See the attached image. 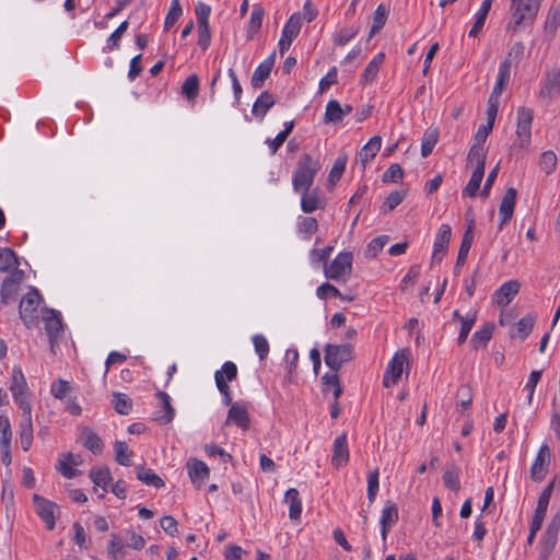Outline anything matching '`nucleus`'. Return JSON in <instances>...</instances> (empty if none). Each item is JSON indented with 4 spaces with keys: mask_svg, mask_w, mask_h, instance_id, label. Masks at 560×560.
Listing matches in <instances>:
<instances>
[{
    "mask_svg": "<svg viewBox=\"0 0 560 560\" xmlns=\"http://www.w3.org/2000/svg\"><path fill=\"white\" fill-rule=\"evenodd\" d=\"M320 168L322 165L318 160H314L308 153L302 154L298 161L296 170L292 177L294 191L312 188L315 176Z\"/></svg>",
    "mask_w": 560,
    "mask_h": 560,
    "instance_id": "obj_1",
    "label": "nucleus"
},
{
    "mask_svg": "<svg viewBox=\"0 0 560 560\" xmlns=\"http://www.w3.org/2000/svg\"><path fill=\"white\" fill-rule=\"evenodd\" d=\"M42 301L38 290L31 289L21 300L19 305L20 318L27 328L36 326L38 323L37 307Z\"/></svg>",
    "mask_w": 560,
    "mask_h": 560,
    "instance_id": "obj_2",
    "label": "nucleus"
},
{
    "mask_svg": "<svg viewBox=\"0 0 560 560\" xmlns=\"http://www.w3.org/2000/svg\"><path fill=\"white\" fill-rule=\"evenodd\" d=\"M325 363L332 372H338L343 363L353 359V347L350 343L325 346Z\"/></svg>",
    "mask_w": 560,
    "mask_h": 560,
    "instance_id": "obj_3",
    "label": "nucleus"
},
{
    "mask_svg": "<svg viewBox=\"0 0 560 560\" xmlns=\"http://www.w3.org/2000/svg\"><path fill=\"white\" fill-rule=\"evenodd\" d=\"M352 260L351 252H341L330 264L324 265L325 277L335 281L349 277L352 271Z\"/></svg>",
    "mask_w": 560,
    "mask_h": 560,
    "instance_id": "obj_4",
    "label": "nucleus"
},
{
    "mask_svg": "<svg viewBox=\"0 0 560 560\" xmlns=\"http://www.w3.org/2000/svg\"><path fill=\"white\" fill-rule=\"evenodd\" d=\"M513 10L512 21L508 24L509 28L514 31L520 26H526L533 23L538 13V3H533L530 0H518Z\"/></svg>",
    "mask_w": 560,
    "mask_h": 560,
    "instance_id": "obj_5",
    "label": "nucleus"
},
{
    "mask_svg": "<svg viewBox=\"0 0 560 560\" xmlns=\"http://www.w3.org/2000/svg\"><path fill=\"white\" fill-rule=\"evenodd\" d=\"M409 357L410 350L408 348H404L394 354L383 378L385 387H390L397 384L404 372L405 364H407V371L409 370Z\"/></svg>",
    "mask_w": 560,
    "mask_h": 560,
    "instance_id": "obj_6",
    "label": "nucleus"
},
{
    "mask_svg": "<svg viewBox=\"0 0 560 560\" xmlns=\"http://www.w3.org/2000/svg\"><path fill=\"white\" fill-rule=\"evenodd\" d=\"M560 532V514H556L548 523L541 537L539 560H549L558 541Z\"/></svg>",
    "mask_w": 560,
    "mask_h": 560,
    "instance_id": "obj_7",
    "label": "nucleus"
},
{
    "mask_svg": "<svg viewBox=\"0 0 560 560\" xmlns=\"http://www.w3.org/2000/svg\"><path fill=\"white\" fill-rule=\"evenodd\" d=\"M23 278L24 271L21 269H14L3 279L0 290L2 304H10L16 299L19 285Z\"/></svg>",
    "mask_w": 560,
    "mask_h": 560,
    "instance_id": "obj_8",
    "label": "nucleus"
},
{
    "mask_svg": "<svg viewBox=\"0 0 560 560\" xmlns=\"http://www.w3.org/2000/svg\"><path fill=\"white\" fill-rule=\"evenodd\" d=\"M301 26H302L301 13H293L287 21V23L282 30L281 38L278 44L279 52L281 56H283L285 54V51L289 50L292 42L300 34Z\"/></svg>",
    "mask_w": 560,
    "mask_h": 560,
    "instance_id": "obj_9",
    "label": "nucleus"
},
{
    "mask_svg": "<svg viewBox=\"0 0 560 560\" xmlns=\"http://www.w3.org/2000/svg\"><path fill=\"white\" fill-rule=\"evenodd\" d=\"M36 513L46 523L48 529H54L56 524L55 511L58 505L39 494L33 495Z\"/></svg>",
    "mask_w": 560,
    "mask_h": 560,
    "instance_id": "obj_10",
    "label": "nucleus"
},
{
    "mask_svg": "<svg viewBox=\"0 0 560 560\" xmlns=\"http://www.w3.org/2000/svg\"><path fill=\"white\" fill-rule=\"evenodd\" d=\"M22 421L20 423V439L23 451H28L33 442L32 407L21 404Z\"/></svg>",
    "mask_w": 560,
    "mask_h": 560,
    "instance_id": "obj_11",
    "label": "nucleus"
},
{
    "mask_svg": "<svg viewBox=\"0 0 560 560\" xmlns=\"http://www.w3.org/2000/svg\"><path fill=\"white\" fill-rule=\"evenodd\" d=\"M534 118L532 109L526 107H520L517 109V128L516 133L522 138L520 145L523 148L530 141V127Z\"/></svg>",
    "mask_w": 560,
    "mask_h": 560,
    "instance_id": "obj_12",
    "label": "nucleus"
},
{
    "mask_svg": "<svg viewBox=\"0 0 560 560\" xmlns=\"http://www.w3.org/2000/svg\"><path fill=\"white\" fill-rule=\"evenodd\" d=\"M45 330L51 347L63 331L61 318L55 310L46 308L44 313Z\"/></svg>",
    "mask_w": 560,
    "mask_h": 560,
    "instance_id": "obj_13",
    "label": "nucleus"
},
{
    "mask_svg": "<svg viewBox=\"0 0 560 560\" xmlns=\"http://www.w3.org/2000/svg\"><path fill=\"white\" fill-rule=\"evenodd\" d=\"M550 462V451L548 445L544 444L537 454V457L530 468V477L534 481H541L548 471Z\"/></svg>",
    "mask_w": 560,
    "mask_h": 560,
    "instance_id": "obj_14",
    "label": "nucleus"
},
{
    "mask_svg": "<svg viewBox=\"0 0 560 560\" xmlns=\"http://www.w3.org/2000/svg\"><path fill=\"white\" fill-rule=\"evenodd\" d=\"M517 190L513 187H510L505 190L500 207L499 214L501 218V222L499 229L501 230L513 217L515 202H516Z\"/></svg>",
    "mask_w": 560,
    "mask_h": 560,
    "instance_id": "obj_15",
    "label": "nucleus"
},
{
    "mask_svg": "<svg viewBox=\"0 0 560 560\" xmlns=\"http://www.w3.org/2000/svg\"><path fill=\"white\" fill-rule=\"evenodd\" d=\"M15 402L21 408V404H30L26 400L25 393L27 390V384L22 370L18 366L13 368L12 371V384L10 386Z\"/></svg>",
    "mask_w": 560,
    "mask_h": 560,
    "instance_id": "obj_16",
    "label": "nucleus"
},
{
    "mask_svg": "<svg viewBox=\"0 0 560 560\" xmlns=\"http://www.w3.org/2000/svg\"><path fill=\"white\" fill-rule=\"evenodd\" d=\"M349 460L347 433L343 432L336 438L332 445L331 465L336 468L345 466Z\"/></svg>",
    "mask_w": 560,
    "mask_h": 560,
    "instance_id": "obj_17",
    "label": "nucleus"
},
{
    "mask_svg": "<svg viewBox=\"0 0 560 560\" xmlns=\"http://www.w3.org/2000/svg\"><path fill=\"white\" fill-rule=\"evenodd\" d=\"M398 506L395 502L387 501L384 506L381 515V535L383 540H386L388 530L397 523L398 521Z\"/></svg>",
    "mask_w": 560,
    "mask_h": 560,
    "instance_id": "obj_18",
    "label": "nucleus"
},
{
    "mask_svg": "<svg viewBox=\"0 0 560 560\" xmlns=\"http://www.w3.org/2000/svg\"><path fill=\"white\" fill-rule=\"evenodd\" d=\"M276 61V51H273L264 62H261L254 71L250 83L257 90L260 89L265 81L269 78Z\"/></svg>",
    "mask_w": 560,
    "mask_h": 560,
    "instance_id": "obj_19",
    "label": "nucleus"
},
{
    "mask_svg": "<svg viewBox=\"0 0 560 560\" xmlns=\"http://www.w3.org/2000/svg\"><path fill=\"white\" fill-rule=\"evenodd\" d=\"M230 422L235 423L242 430L249 429L250 419L245 405L235 402L230 407L225 424Z\"/></svg>",
    "mask_w": 560,
    "mask_h": 560,
    "instance_id": "obj_20",
    "label": "nucleus"
},
{
    "mask_svg": "<svg viewBox=\"0 0 560 560\" xmlns=\"http://www.w3.org/2000/svg\"><path fill=\"white\" fill-rule=\"evenodd\" d=\"M520 282L510 280L503 283L494 293L499 306H508L520 291Z\"/></svg>",
    "mask_w": 560,
    "mask_h": 560,
    "instance_id": "obj_21",
    "label": "nucleus"
},
{
    "mask_svg": "<svg viewBox=\"0 0 560 560\" xmlns=\"http://www.w3.org/2000/svg\"><path fill=\"white\" fill-rule=\"evenodd\" d=\"M301 197V208L305 213H312L317 209L324 208V201L319 198L318 188H308L299 191Z\"/></svg>",
    "mask_w": 560,
    "mask_h": 560,
    "instance_id": "obj_22",
    "label": "nucleus"
},
{
    "mask_svg": "<svg viewBox=\"0 0 560 560\" xmlns=\"http://www.w3.org/2000/svg\"><path fill=\"white\" fill-rule=\"evenodd\" d=\"M187 470L190 480L194 483H197L199 487L203 483L206 479L209 478L210 470L209 467L202 462L197 458H190L187 462Z\"/></svg>",
    "mask_w": 560,
    "mask_h": 560,
    "instance_id": "obj_23",
    "label": "nucleus"
},
{
    "mask_svg": "<svg viewBox=\"0 0 560 560\" xmlns=\"http://www.w3.org/2000/svg\"><path fill=\"white\" fill-rule=\"evenodd\" d=\"M275 105V98L271 93L268 91L262 92L253 105L252 113L253 115L262 120L268 110Z\"/></svg>",
    "mask_w": 560,
    "mask_h": 560,
    "instance_id": "obj_24",
    "label": "nucleus"
},
{
    "mask_svg": "<svg viewBox=\"0 0 560 560\" xmlns=\"http://www.w3.org/2000/svg\"><path fill=\"white\" fill-rule=\"evenodd\" d=\"M137 478L143 483L160 489L165 486L164 480L156 475L151 468H147L142 465H139L136 468Z\"/></svg>",
    "mask_w": 560,
    "mask_h": 560,
    "instance_id": "obj_25",
    "label": "nucleus"
},
{
    "mask_svg": "<svg viewBox=\"0 0 560 560\" xmlns=\"http://www.w3.org/2000/svg\"><path fill=\"white\" fill-rule=\"evenodd\" d=\"M284 501L289 503V517L296 521L301 517L302 502L299 497V491L295 488H290L284 494Z\"/></svg>",
    "mask_w": 560,
    "mask_h": 560,
    "instance_id": "obj_26",
    "label": "nucleus"
},
{
    "mask_svg": "<svg viewBox=\"0 0 560 560\" xmlns=\"http://www.w3.org/2000/svg\"><path fill=\"white\" fill-rule=\"evenodd\" d=\"M494 330V324L491 322L485 323L483 326L477 330L471 339L470 343L472 348L478 349L479 347H486L491 340Z\"/></svg>",
    "mask_w": 560,
    "mask_h": 560,
    "instance_id": "obj_27",
    "label": "nucleus"
},
{
    "mask_svg": "<svg viewBox=\"0 0 560 560\" xmlns=\"http://www.w3.org/2000/svg\"><path fill=\"white\" fill-rule=\"evenodd\" d=\"M560 92V71L552 69L547 73L545 84L541 89V95L553 97Z\"/></svg>",
    "mask_w": 560,
    "mask_h": 560,
    "instance_id": "obj_28",
    "label": "nucleus"
},
{
    "mask_svg": "<svg viewBox=\"0 0 560 560\" xmlns=\"http://www.w3.org/2000/svg\"><path fill=\"white\" fill-rule=\"evenodd\" d=\"M384 60H385L384 52H380L376 56H374V58L369 62V65L364 69V71L361 75L360 82L362 84H368V83L372 82L376 78Z\"/></svg>",
    "mask_w": 560,
    "mask_h": 560,
    "instance_id": "obj_29",
    "label": "nucleus"
},
{
    "mask_svg": "<svg viewBox=\"0 0 560 560\" xmlns=\"http://www.w3.org/2000/svg\"><path fill=\"white\" fill-rule=\"evenodd\" d=\"M535 319H536V317L532 314H528V315L522 317L517 322L516 328L511 330V332H510L511 338L518 337L522 340L526 339L533 330V327L535 325Z\"/></svg>",
    "mask_w": 560,
    "mask_h": 560,
    "instance_id": "obj_30",
    "label": "nucleus"
},
{
    "mask_svg": "<svg viewBox=\"0 0 560 560\" xmlns=\"http://www.w3.org/2000/svg\"><path fill=\"white\" fill-rule=\"evenodd\" d=\"M382 144V138L380 136H374L370 139V141L361 149L359 155L360 160L363 164V167L365 164L375 158L377 152L381 149Z\"/></svg>",
    "mask_w": 560,
    "mask_h": 560,
    "instance_id": "obj_31",
    "label": "nucleus"
},
{
    "mask_svg": "<svg viewBox=\"0 0 560 560\" xmlns=\"http://www.w3.org/2000/svg\"><path fill=\"white\" fill-rule=\"evenodd\" d=\"M89 477L103 489H106L107 485L112 481L110 470L107 466H95L90 470Z\"/></svg>",
    "mask_w": 560,
    "mask_h": 560,
    "instance_id": "obj_32",
    "label": "nucleus"
},
{
    "mask_svg": "<svg viewBox=\"0 0 560 560\" xmlns=\"http://www.w3.org/2000/svg\"><path fill=\"white\" fill-rule=\"evenodd\" d=\"M19 258L13 249L8 247L0 248V272L19 269Z\"/></svg>",
    "mask_w": 560,
    "mask_h": 560,
    "instance_id": "obj_33",
    "label": "nucleus"
},
{
    "mask_svg": "<svg viewBox=\"0 0 560 560\" xmlns=\"http://www.w3.org/2000/svg\"><path fill=\"white\" fill-rule=\"evenodd\" d=\"M439 140V129L429 128L425 130L421 141V155L423 158L429 156Z\"/></svg>",
    "mask_w": 560,
    "mask_h": 560,
    "instance_id": "obj_34",
    "label": "nucleus"
},
{
    "mask_svg": "<svg viewBox=\"0 0 560 560\" xmlns=\"http://www.w3.org/2000/svg\"><path fill=\"white\" fill-rule=\"evenodd\" d=\"M264 14V8L260 4H255L247 27V37L249 39H252L253 35L257 33L261 27Z\"/></svg>",
    "mask_w": 560,
    "mask_h": 560,
    "instance_id": "obj_35",
    "label": "nucleus"
},
{
    "mask_svg": "<svg viewBox=\"0 0 560 560\" xmlns=\"http://www.w3.org/2000/svg\"><path fill=\"white\" fill-rule=\"evenodd\" d=\"M115 450V460L121 466H130L131 457L133 455L132 451L128 448V445L124 441H116L114 444Z\"/></svg>",
    "mask_w": 560,
    "mask_h": 560,
    "instance_id": "obj_36",
    "label": "nucleus"
},
{
    "mask_svg": "<svg viewBox=\"0 0 560 560\" xmlns=\"http://www.w3.org/2000/svg\"><path fill=\"white\" fill-rule=\"evenodd\" d=\"M85 440L83 442L84 447L91 451L93 454H100L103 451V442L101 438L90 428L83 430Z\"/></svg>",
    "mask_w": 560,
    "mask_h": 560,
    "instance_id": "obj_37",
    "label": "nucleus"
},
{
    "mask_svg": "<svg viewBox=\"0 0 560 560\" xmlns=\"http://www.w3.org/2000/svg\"><path fill=\"white\" fill-rule=\"evenodd\" d=\"M452 235V229L448 224H442L439 229V232L435 237L434 246L435 252H443L445 253L447 250L450 240Z\"/></svg>",
    "mask_w": 560,
    "mask_h": 560,
    "instance_id": "obj_38",
    "label": "nucleus"
},
{
    "mask_svg": "<svg viewBox=\"0 0 560 560\" xmlns=\"http://www.w3.org/2000/svg\"><path fill=\"white\" fill-rule=\"evenodd\" d=\"M407 192L406 190H394L392 191L388 197L385 199V201L381 206V212L382 213H388L393 211L398 205L402 202V200L406 198Z\"/></svg>",
    "mask_w": 560,
    "mask_h": 560,
    "instance_id": "obj_39",
    "label": "nucleus"
},
{
    "mask_svg": "<svg viewBox=\"0 0 560 560\" xmlns=\"http://www.w3.org/2000/svg\"><path fill=\"white\" fill-rule=\"evenodd\" d=\"M486 158H487V154L483 149V145L474 143L471 145V148L469 149V152L467 155V161L469 163L476 162L475 170L481 168V171H485Z\"/></svg>",
    "mask_w": 560,
    "mask_h": 560,
    "instance_id": "obj_40",
    "label": "nucleus"
},
{
    "mask_svg": "<svg viewBox=\"0 0 560 560\" xmlns=\"http://www.w3.org/2000/svg\"><path fill=\"white\" fill-rule=\"evenodd\" d=\"M156 397L160 399L161 405H162V409L164 411V413L161 416L160 419L164 423L172 422L174 417H175V409L173 408V406L171 404L170 396L165 392L159 390L156 393Z\"/></svg>",
    "mask_w": 560,
    "mask_h": 560,
    "instance_id": "obj_41",
    "label": "nucleus"
},
{
    "mask_svg": "<svg viewBox=\"0 0 560 560\" xmlns=\"http://www.w3.org/2000/svg\"><path fill=\"white\" fill-rule=\"evenodd\" d=\"M387 15L388 10L384 4H380L374 12L373 23L370 30V37L374 36L383 28L386 23Z\"/></svg>",
    "mask_w": 560,
    "mask_h": 560,
    "instance_id": "obj_42",
    "label": "nucleus"
},
{
    "mask_svg": "<svg viewBox=\"0 0 560 560\" xmlns=\"http://www.w3.org/2000/svg\"><path fill=\"white\" fill-rule=\"evenodd\" d=\"M524 50L525 47L522 42L513 44L501 65H506V70L511 72L512 62L518 63L523 59Z\"/></svg>",
    "mask_w": 560,
    "mask_h": 560,
    "instance_id": "obj_43",
    "label": "nucleus"
},
{
    "mask_svg": "<svg viewBox=\"0 0 560 560\" xmlns=\"http://www.w3.org/2000/svg\"><path fill=\"white\" fill-rule=\"evenodd\" d=\"M113 405L115 411L119 415H128L132 409V400L121 393L113 394Z\"/></svg>",
    "mask_w": 560,
    "mask_h": 560,
    "instance_id": "obj_44",
    "label": "nucleus"
},
{
    "mask_svg": "<svg viewBox=\"0 0 560 560\" xmlns=\"http://www.w3.org/2000/svg\"><path fill=\"white\" fill-rule=\"evenodd\" d=\"M360 31V26H346L342 27L339 32H337L334 36V44L336 46H345L352 38L357 36Z\"/></svg>",
    "mask_w": 560,
    "mask_h": 560,
    "instance_id": "obj_45",
    "label": "nucleus"
},
{
    "mask_svg": "<svg viewBox=\"0 0 560 560\" xmlns=\"http://www.w3.org/2000/svg\"><path fill=\"white\" fill-rule=\"evenodd\" d=\"M485 175V171H481V168L475 170L470 176L469 182L467 183L466 187L464 188V194L467 196L474 198L477 196V192L480 188V184L482 182Z\"/></svg>",
    "mask_w": 560,
    "mask_h": 560,
    "instance_id": "obj_46",
    "label": "nucleus"
},
{
    "mask_svg": "<svg viewBox=\"0 0 560 560\" xmlns=\"http://www.w3.org/2000/svg\"><path fill=\"white\" fill-rule=\"evenodd\" d=\"M110 537L112 539L107 548L108 555L114 560H121L126 556L125 545L117 534H112Z\"/></svg>",
    "mask_w": 560,
    "mask_h": 560,
    "instance_id": "obj_47",
    "label": "nucleus"
},
{
    "mask_svg": "<svg viewBox=\"0 0 560 560\" xmlns=\"http://www.w3.org/2000/svg\"><path fill=\"white\" fill-rule=\"evenodd\" d=\"M343 118L341 105L337 100H330L327 103L326 112H325V121L326 122H339Z\"/></svg>",
    "mask_w": 560,
    "mask_h": 560,
    "instance_id": "obj_48",
    "label": "nucleus"
},
{
    "mask_svg": "<svg viewBox=\"0 0 560 560\" xmlns=\"http://www.w3.org/2000/svg\"><path fill=\"white\" fill-rule=\"evenodd\" d=\"M199 91V79L197 74H190L182 85V93L188 100H195Z\"/></svg>",
    "mask_w": 560,
    "mask_h": 560,
    "instance_id": "obj_49",
    "label": "nucleus"
},
{
    "mask_svg": "<svg viewBox=\"0 0 560 560\" xmlns=\"http://www.w3.org/2000/svg\"><path fill=\"white\" fill-rule=\"evenodd\" d=\"M346 165H347V156L343 155V156H339L330 172H329V175H328V184L331 185V186H335L336 183L341 178L345 170H346Z\"/></svg>",
    "mask_w": 560,
    "mask_h": 560,
    "instance_id": "obj_50",
    "label": "nucleus"
},
{
    "mask_svg": "<svg viewBox=\"0 0 560 560\" xmlns=\"http://www.w3.org/2000/svg\"><path fill=\"white\" fill-rule=\"evenodd\" d=\"M470 233H464L462 244L458 250L457 259H456V268H460L465 265L467 260L468 253L472 245Z\"/></svg>",
    "mask_w": 560,
    "mask_h": 560,
    "instance_id": "obj_51",
    "label": "nucleus"
},
{
    "mask_svg": "<svg viewBox=\"0 0 560 560\" xmlns=\"http://www.w3.org/2000/svg\"><path fill=\"white\" fill-rule=\"evenodd\" d=\"M389 240V236L387 235H381L375 238H373L366 247L365 256L370 258H374L377 256V254L384 248V246L387 244Z\"/></svg>",
    "mask_w": 560,
    "mask_h": 560,
    "instance_id": "obj_52",
    "label": "nucleus"
},
{
    "mask_svg": "<svg viewBox=\"0 0 560 560\" xmlns=\"http://www.w3.org/2000/svg\"><path fill=\"white\" fill-rule=\"evenodd\" d=\"M182 13L183 10L179 0H172L171 8L165 18L164 28L167 31L170 27H172L177 22Z\"/></svg>",
    "mask_w": 560,
    "mask_h": 560,
    "instance_id": "obj_53",
    "label": "nucleus"
},
{
    "mask_svg": "<svg viewBox=\"0 0 560 560\" xmlns=\"http://www.w3.org/2000/svg\"><path fill=\"white\" fill-rule=\"evenodd\" d=\"M443 481L447 488H450L453 491L459 490V479H458V472L455 465H452L447 467L443 475Z\"/></svg>",
    "mask_w": 560,
    "mask_h": 560,
    "instance_id": "obj_54",
    "label": "nucleus"
},
{
    "mask_svg": "<svg viewBox=\"0 0 560 560\" xmlns=\"http://www.w3.org/2000/svg\"><path fill=\"white\" fill-rule=\"evenodd\" d=\"M540 168L546 174H551L557 165V155L553 151H546L540 155L539 160Z\"/></svg>",
    "mask_w": 560,
    "mask_h": 560,
    "instance_id": "obj_55",
    "label": "nucleus"
},
{
    "mask_svg": "<svg viewBox=\"0 0 560 560\" xmlns=\"http://www.w3.org/2000/svg\"><path fill=\"white\" fill-rule=\"evenodd\" d=\"M510 75H511V72L509 70H506V65H500L498 80L492 90V94H495L499 96L501 95V93L503 92V89L506 86V84L510 81Z\"/></svg>",
    "mask_w": 560,
    "mask_h": 560,
    "instance_id": "obj_56",
    "label": "nucleus"
},
{
    "mask_svg": "<svg viewBox=\"0 0 560 560\" xmlns=\"http://www.w3.org/2000/svg\"><path fill=\"white\" fill-rule=\"evenodd\" d=\"M378 469H374L370 471L368 476V499L370 504L374 502L377 491H378Z\"/></svg>",
    "mask_w": 560,
    "mask_h": 560,
    "instance_id": "obj_57",
    "label": "nucleus"
},
{
    "mask_svg": "<svg viewBox=\"0 0 560 560\" xmlns=\"http://www.w3.org/2000/svg\"><path fill=\"white\" fill-rule=\"evenodd\" d=\"M71 390V385L68 381L62 378H58L56 382L51 384L50 392L52 396L57 399H65L67 394Z\"/></svg>",
    "mask_w": 560,
    "mask_h": 560,
    "instance_id": "obj_58",
    "label": "nucleus"
},
{
    "mask_svg": "<svg viewBox=\"0 0 560 560\" xmlns=\"http://www.w3.org/2000/svg\"><path fill=\"white\" fill-rule=\"evenodd\" d=\"M214 380H215V384H217V387L219 389V392L222 394L223 396V404L225 406H232V396H231V390H230V386L226 384V380H224L221 375V373H214Z\"/></svg>",
    "mask_w": 560,
    "mask_h": 560,
    "instance_id": "obj_59",
    "label": "nucleus"
},
{
    "mask_svg": "<svg viewBox=\"0 0 560 560\" xmlns=\"http://www.w3.org/2000/svg\"><path fill=\"white\" fill-rule=\"evenodd\" d=\"M560 22V3L552 4L549 9L545 27L551 32H555Z\"/></svg>",
    "mask_w": 560,
    "mask_h": 560,
    "instance_id": "obj_60",
    "label": "nucleus"
},
{
    "mask_svg": "<svg viewBox=\"0 0 560 560\" xmlns=\"http://www.w3.org/2000/svg\"><path fill=\"white\" fill-rule=\"evenodd\" d=\"M404 177V170L399 164H392L383 174L382 180L384 183H398Z\"/></svg>",
    "mask_w": 560,
    "mask_h": 560,
    "instance_id": "obj_61",
    "label": "nucleus"
},
{
    "mask_svg": "<svg viewBox=\"0 0 560 560\" xmlns=\"http://www.w3.org/2000/svg\"><path fill=\"white\" fill-rule=\"evenodd\" d=\"M457 395L462 398L460 401L457 404L456 408L459 412H464L465 409H467L472 401V395L471 389L469 386L462 385L458 390Z\"/></svg>",
    "mask_w": 560,
    "mask_h": 560,
    "instance_id": "obj_62",
    "label": "nucleus"
},
{
    "mask_svg": "<svg viewBox=\"0 0 560 560\" xmlns=\"http://www.w3.org/2000/svg\"><path fill=\"white\" fill-rule=\"evenodd\" d=\"M316 294L320 300H326L329 295L338 299H343V294L329 282L320 284L316 290Z\"/></svg>",
    "mask_w": 560,
    "mask_h": 560,
    "instance_id": "obj_63",
    "label": "nucleus"
},
{
    "mask_svg": "<svg viewBox=\"0 0 560 560\" xmlns=\"http://www.w3.org/2000/svg\"><path fill=\"white\" fill-rule=\"evenodd\" d=\"M211 40L209 23H198V45L202 50H207Z\"/></svg>",
    "mask_w": 560,
    "mask_h": 560,
    "instance_id": "obj_64",
    "label": "nucleus"
}]
</instances>
